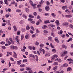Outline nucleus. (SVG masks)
Wrapping results in <instances>:
<instances>
[{
    "label": "nucleus",
    "instance_id": "obj_48",
    "mask_svg": "<svg viewBox=\"0 0 73 73\" xmlns=\"http://www.w3.org/2000/svg\"><path fill=\"white\" fill-rule=\"evenodd\" d=\"M14 46H10V49H13V50Z\"/></svg>",
    "mask_w": 73,
    "mask_h": 73
},
{
    "label": "nucleus",
    "instance_id": "obj_35",
    "mask_svg": "<svg viewBox=\"0 0 73 73\" xmlns=\"http://www.w3.org/2000/svg\"><path fill=\"white\" fill-rule=\"evenodd\" d=\"M41 7V5L38 4L37 5V7L38 8H40Z\"/></svg>",
    "mask_w": 73,
    "mask_h": 73
},
{
    "label": "nucleus",
    "instance_id": "obj_61",
    "mask_svg": "<svg viewBox=\"0 0 73 73\" xmlns=\"http://www.w3.org/2000/svg\"><path fill=\"white\" fill-rule=\"evenodd\" d=\"M20 70V71H24V68H21Z\"/></svg>",
    "mask_w": 73,
    "mask_h": 73
},
{
    "label": "nucleus",
    "instance_id": "obj_39",
    "mask_svg": "<svg viewBox=\"0 0 73 73\" xmlns=\"http://www.w3.org/2000/svg\"><path fill=\"white\" fill-rule=\"evenodd\" d=\"M22 31L23 32H25V29L24 28H22Z\"/></svg>",
    "mask_w": 73,
    "mask_h": 73
},
{
    "label": "nucleus",
    "instance_id": "obj_19",
    "mask_svg": "<svg viewBox=\"0 0 73 73\" xmlns=\"http://www.w3.org/2000/svg\"><path fill=\"white\" fill-rule=\"evenodd\" d=\"M19 23L21 24V25H23V24H24V21L23 20H21V21H20L19 22Z\"/></svg>",
    "mask_w": 73,
    "mask_h": 73
},
{
    "label": "nucleus",
    "instance_id": "obj_44",
    "mask_svg": "<svg viewBox=\"0 0 73 73\" xmlns=\"http://www.w3.org/2000/svg\"><path fill=\"white\" fill-rule=\"evenodd\" d=\"M51 66H49V68H48L47 69V70L48 71H49V70H50V69H51Z\"/></svg>",
    "mask_w": 73,
    "mask_h": 73
},
{
    "label": "nucleus",
    "instance_id": "obj_59",
    "mask_svg": "<svg viewBox=\"0 0 73 73\" xmlns=\"http://www.w3.org/2000/svg\"><path fill=\"white\" fill-rule=\"evenodd\" d=\"M32 38H35L36 37V35L35 34H33L32 35Z\"/></svg>",
    "mask_w": 73,
    "mask_h": 73
},
{
    "label": "nucleus",
    "instance_id": "obj_64",
    "mask_svg": "<svg viewBox=\"0 0 73 73\" xmlns=\"http://www.w3.org/2000/svg\"><path fill=\"white\" fill-rule=\"evenodd\" d=\"M7 11L9 12H11V9L9 8L7 9Z\"/></svg>",
    "mask_w": 73,
    "mask_h": 73
},
{
    "label": "nucleus",
    "instance_id": "obj_54",
    "mask_svg": "<svg viewBox=\"0 0 73 73\" xmlns=\"http://www.w3.org/2000/svg\"><path fill=\"white\" fill-rule=\"evenodd\" d=\"M26 29H27V30H29V29H30V27H29V26H27L26 27Z\"/></svg>",
    "mask_w": 73,
    "mask_h": 73
},
{
    "label": "nucleus",
    "instance_id": "obj_10",
    "mask_svg": "<svg viewBox=\"0 0 73 73\" xmlns=\"http://www.w3.org/2000/svg\"><path fill=\"white\" fill-rule=\"evenodd\" d=\"M23 49H21V51H23V52H25V49H26V47L25 46H24L23 47Z\"/></svg>",
    "mask_w": 73,
    "mask_h": 73
},
{
    "label": "nucleus",
    "instance_id": "obj_23",
    "mask_svg": "<svg viewBox=\"0 0 73 73\" xmlns=\"http://www.w3.org/2000/svg\"><path fill=\"white\" fill-rule=\"evenodd\" d=\"M48 40L50 41H52V38L51 36H49L48 37Z\"/></svg>",
    "mask_w": 73,
    "mask_h": 73
},
{
    "label": "nucleus",
    "instance_id": "obj_38",
    "mask_svg": "<svg viewBox=\"0 0 73 73\" xmlns=\"http://www.w3.org/2000/svg\"><path fill=\"white\" fill-rule=\"evenodd\" d=\"M51 15L53 17H55L56 16V14L54 13H52L51 14Z\"/></svg>",
    "mask_w": 73,
    "mask_h": 73
},
{
    "label": "nucleus",
    "instance_id": "obj_25",
    "mask_svg": "<svg viewBox=\"0 0 73 73\" xmlns=\"http://www.w3.org/2000/svg\"><path fill=\"white\" fill-rule=\"evenodd\" d=\"M23 17L24 18V19H27V17L26 16V15L25 14H23Z\"/></svg>",
    "mask_w": 73,
    "mask_h": 73
},
{
    "label": "nucleus",
    "instance_id": "obj_6",
    "mask_svg": "<svg viewBox=\"0 0 73 73\" xmlns=\"http://www.w3.org/2000/svg\"><path fill=\"white\" fill-rule=\"evenodd\" d=\"M55 23H56L57 26H58L60 25V23H59V21L58 20H56L55 22Z\"/></svg>",
    "mask_w": 73,
    "mask_h": 73
},
{
    "label": "nucleus",
    "instance_id": "obj_46",
    "mask_svg": "<svg viewBox=\"0 0 73 73\" xmlns=\"http://www.w3.org/2000/svg\"><path fill=\"white\" fill-rule=\"evenodd\" d=\"M42 49H42V48H40V49H39L40 53L42 52Z\"/></svg>",
    "mask_w": 73,
    "mask_h": 73
},
{
    "label": "nucleus",
    "instance_id": "obj_36",
    "mask_svg": "<svg viewBox=\"0 0 73 73\" xmlns=\"http://www.w3.org/2000/svg\"><path fill=\"white\" fill-rule=\"evenodd\" d=\"M51 35L52 36H53V37H55V35L54 34V33L53 32H52L51 33Z\"/></svg>",
    "mask_w": 73,
    "mask_h": 73
},
{
    "label": "nucleus",
    "instance_id": "obj_40",
    "mask_svg": "<svg viewBox=\"0 0 73 73\" xmlns=\"http://www.w3.org/2000/svg\"><path fill=\"white\" fill-rule=\"evenodd\" d=\"M36 4H34L33 5V6H33L34 8L35 9L37 8V7H36Z\"/></svg>",
    "mask_w": 73,
    "mask_h": 73
},
{
    "label": "nucleus",
    "instance_id": "obj_7",
    "mask_svg": "<svg viewBox=\"0 0 73 73\" xmlns=\"http://www.w3.org/2000/svg\"><path fill=\"white\" fill-rule=\"evenodd\" d=\"M66 17H67V18H71L72 17V15H67L65 16Z\"/></svg>",
    "mask_w": 73,
    "mask_h": 73
},
{
    "label": "nucleus",
    "instance_id": "obj_43",
    "mask_svg": "<svg viewBox=\"0 0 73 73\" xmlns=\"http://www.w3.org/2000/svg\"><path fill=\"white\" fill-rule=\"evenodd\" d=\"M61 36L63 38H65V34H62L61 35Z\"/></svg>",
    "mask_w": 73,
    "mask_h": 73
},
{
    "label": "nucleus",
    "instance_id": "obj_29",
    "mask_svg": "<svg viewBox=\"0 0 73 73\" xmlns=\"http://www.w3.org/2000/svg\"><path fill=\"white\" fill-rule=\"evenodd\" d=\"M52 51L53 53H56V50L55 49H53L52 50Z\"/></svg>",
    "mask_w": 73,
    "mask_h": 73
},
{
    "label": "nucleus",
    "instance_id": "obj_63",
    "mask_svg": "<svg viewBox=\"0 0 73 73\" xmlns=\"http://www.w3.org/2000/svg\"><path fill=\"white\" fill-rule=\"evenodd\" d=\"M30 33H31L32 34H33V33H34V32H33V31L32 30H30Z\"/></svg>",
    "mask_w": 73,
    "mask_h": 73
},
{
    "label": "nucleus",
    "instance_id": "obj_11",
    "mask_svg": "<svg viewBox=\"0 0 73 73\" xmlns=\"http://www.w3.org/2000/svg\"><path fill=\"white\" fill-rule=\"evenodd\" d=\"M4 1L5 3V4H6L7 5H8V0H4Z\"/></svg>",
    "mask_w": 73,
    "mask_h": 73
},
{
    "label": "nucleus",
    "instance_id": "obj_49",
    "mask_svg": "<svg viewBox=\"0 0 73 73\" xmlns=\"http://www.w3.org/2000/svg\"><path fill=\"white\" fill-rule=\"evenodd\" d=\"M29 17L31 18H34V16L30 15H29Z\"/></svg>",
    "mask_w": 73,
    "mask_h": 73
},
{
    "label": "nucleus",
    "instance_id": "obj_55",
    "mask_svg": "<svg viewBox=\"0 0 73 73\" xmlns=\"http://www.w3.org/2000/svg\"><path fill=\"white\" fill-rule=\"evenodd\" d=\"M68 22H70V23H73V21H72V20L70 19L68 20Z\"/></svg>",
    "mask_w": 73,
    "mask_h": 73
},
{
    "label": "nucleus",
    "instance_id": "obj_33",
    "mask_svg": "<svg viewBox=\"0 0 73 73\" xmlns=\"http://www.w3.org/2000/svg\"><path fill=\"white\" fill-rule=\"evenodd\" d=\"M16 40L17 41V42H18L17 44L19 45H20V43H19L20 40L19 39H17Z\"/></svg>",
    "mask_w": 73,
    "mask_h": 73
},
{
    "label": "nucleus",
    "instance_id": "obj_45",
    "mask_svg": "<svg viewBox=\"0 0 73 73\" xmlns=\"http://www.w3.org/2000/svg\"><path fill=\"white\" fill-rule=\"evenodd\" d=\"M35 45H37V46H38L39 45V42L38 41H36L35 42Z\"/></svg>",
    "mask_w": 73,
    "mask_h": 73
},
{
    "label": "nucleus",
    "instance_id": "obj_5",
    "mask_svg": "<svg viewBox=\"0 0 73 73\" xmlns=\"http://www.w3.org/2000/svg\"><path fill=\"white\" fill-rule=\"evenodd\" d=\"M50 9L49 7L48 6H46L45 7V9L46 11H49Z\"/></svg>",
    "mask_w": 73,
    "mask_h": 73
},
{
    "label": "nucleus",
    "instance_id": "obj_13",
    "mask_svg": "<svg viewBox=\"0 0 73 73\" xmlns=\"http://www.w3.org/2000/svg\"><path fill=\"white\" fill-rule=\"evenodd\" d=\"M46 28H47V26L46 25H43L42 27L43 29H46Z\"/></svg>",
    "mask_w": 73,
    "mask_h": 73
},
{
    "label": "nucleus",
    "instance_id": "obj_24",
    "mask_svg": "<svg viewBox=\"0 0 73 73\" xmlns=\"http://www.w3.org/2000/svg\"><path fill=\"white\" fill-rule=\"evenodd\" d=\"M55 41H56V42H58V43L59 42V41H58V40L57 39V38L56 37L55 38Z\"/></svg>",
    "mask_w": 73,
    "mask_h": 73
},
{
    "label": "nucleus",
    "instance_id": "obj_26",
    "mask_svg": "<svg viewBox=\"0 0 73 73\" xmlns=\"http://www.w3.org/2000/svg\"><path fill=\"white\" fill-rule=\"evenodd\" d=\"M29 35L28 34H27L25 36V38L26 39H28L29 38Z\"/></svg>",
    "mask_w": 73,
    "mask_h": 73
},
{
    "label": "nucleus",
    "instance_id": "obj_17",
    "mask_svg": "<svg viewBox=\"0 0 73 73\" xmlns=\"http://www.w3.org/2000/svg\"><path fill=\"white\" fill-rule=\"evenodd\" d=\"M21 60H20L19 61H17V64L18 65H20L21 64Z\"/></svg>",
    "mask_w": 73,
    "mask_h": 73
},
{
    "label": "nucleus",
    "instance_id": "obj_51",
    "mask_svg": "<svg viewBox=\"0 0 73 73\" xmlns=\"http://www.w3.org/2000/svg\"><path fill=\"white\" fill-rule=\"evenodd\" d=\"M40 46L41 48H42V47H43V46H44V45L43 44H40Z\"/></svg>",
    "mask_w": 73,
    "mask_h": 73
},
{
    "label": "nucleus",
    "instance_id": "obj_27",
    "mask_svg": "<svg viewBox=\"0 0 73 73\" xmlns=\"http://www.w3.org/2000/svg\"><path fill=\"white\" fill-rule=\"evenodd\" d=\"M21 31H18L17 32V35H20Z\"/></svg>",
    "mask_w": 73,
    "mask_h": 73
},
{
    "label": "nucleus",
    "instance_id": "obj_14",
    "mask_svg": "<svg viewBox=\"0 0 73 73\" xmlns=\"http://www.w3.org/2000/svg\"><path fill=\"white\" fill-rule=\"evenodd\" d=\"M68 66V64L67 63L64 64L63 65V66L64 68H66V67H67Z\"/></svg>",
    "mask_w": 73,
    "mask_h": 73
},
{
    "label": "nucleus",
    "instance_id": "obj_42",
    "mask_svg": "<svg viewBox=\"0 0 73 73\" xmlns=\"http://www.w3.org/2000/svg\"><path fill=\"white\" fill-rule=\"evenodd\" d=\"M63 52L64 54L65 55V54H67V53H68V52L67 51L64 50V52Z\"/></svg>",
    "mask_w": 73,
    "mask_h": 73
},
{
    "label": "nucleus",
    "instance_id": "obj_47",
    "mask_svg": "<svg viewBox=\"0 0 73 73\" xmlns=\"http://www.w3.org/2000/svg\"><path fill=\"white\" fill-rule=\"evenodd\" d=\"M44 1L43 0H42L40 2V4H42L43 3H44Z\"/></svg>",
    "mask_w": 73,
    "mask_h": 73
},
{
    "label": "nucleus",
    "instance_id": "obj_22",
    "mask_svg": "<svg viewBox=\"0 0 73 73\" xmlns=\"http://www.w3.org/2000/svg\"><path fill=\"white\" fill-rule=\"evenodd\" d=\"M24 35L22 34L21 35V40H22L23 38H24Z\"/></svg>",
    "mask_w": 73,
    "mask_h": 73
},
{
    "label": "nucleus",
    "instance_id": "obj_12",
    "mask_svg": "<svg viewBox=\"0 0 73 73\" xmlns=\"http://www.w3.org/2000/svg\"><path fill=\"white\" fill-rule=\"evenodd\" d=\"M26 69L27 70H29V71H30V70H32V68L30 67H26Z\"/></svg>",
    "mask_w": 73,
    "mask_h": 73
},
{
    "label": "nucleus",
    "instance_id": "obj_53",
    "mask_svg": "<svg viewBox=\"0 0 73 73\" xmlns=\"http://www.w3.org/2000/svg\"><path fill=\"white\" fill-rule=\"evenodd\" d=\"M53 57L55 58H57L58 57V55L57 54H54L53 55Z\"/></svg>",
    "mask_w": 73,
    "mask_h": 73
},
{
    "label": "nucleus",
    "instance_id": "obj_56",
    "mask_svg": "<svg viewBox=\"0 0 73 73\" xmlns=\"http://www.w3.org/2000/svg\"><path fill=\"white\" fill-rule=\"evenodd\" d=\"M1 48H2V49H6V47L4 46H1Z\"/></svg>",
    "mask_w": 73,
    "mask_h": 73
},
{
    "label": "nucleus",
    "instance_id": "obj_32",
    "mask_svg": "<svg viewBox=\"0 0 73 73\" xmlns=\"http://www.w3.org/2000/svg\"><path fill=\"white\" fill-rule=\"evenodd\" d=\"M58 33L59 35H61V34H62V31L61 30L59 31L58 32Z\"/></svg>",
    "mask_w": 73,
    "mask_h": 73
},
{
    "label": "nucleus",
    "instance_id": "obj_4",
    "mask_svg": "<svg viewBox=\"0 0 73 73\" xmlns=\"http://www.w3.org/2000/svg\"><path fill=\"white\" fill-rule=\"evenodd\" d=\"M13 52L14 53V54L13 55V57H14L15 58H17V54L15 52V51H13Z\"/></svg>",
    "mask_w": 73,
    "mask_h": 73
},
{
    "label": "nucleus",
    "instance_id": "obj_57",
    "mask_svg": "<svg viewBox=\"0 0 73 73\" xmlns=\"http://www.w3.org/2000/svg\"><path fill=\"white\" fill-rule=\"evenodd\" d=\"M20 67H25V64H22L21 65H20Z\"/></svg>",
    "mask_w": 73,
    "mask_h": 73
},
{
    "label": "nucleus",
    "instance_id": "obj_58",
    "mask_svg": "<svg viewBox=\"0 0 73 73\" xmlns=\"http://www.w3.org/2000/svg\"><path fill=\"white\" fill-rule=\"evenodd\" d=\"M23 62H27V59H24L23 60Z\"/></svg>",
    "mask_w": 73,
    "mask_h": 73
},
{
    "label": "nucleus",
    "instance_id": "obj_20",
    "mask_svg": "<svg viewBox=\"0 0 73 73\" xmlns=\"http://www.w3.org/2000/svg\"><path fill=\"white\" fill-rule=\"evenodd\" d=\"M25 11L27 13H29V9L28 8H26L25 9Z\"/></svg>",
    "mask_w": 73,
    "mask_h": 73
},
{
    "label": "nucleus",
    "instance_id": "obj_2",
    "mask_svg": "<svg viewBox=\"0 0 73 73\" xmlns=\"http://www.w3.org/2000/svg\"><path fill=\"white\" fill-rule=\"evenodd\" d=\"M68 25H69V23L68 22H64L62 23V25L63 26H66V27H68Z\"/></svg>",
    "mask_w": 73,
    "mask_h": 73
},
{
    "label": "nucleus",
    "instance_id": "obj_31",
    "mask_svg": "<svg viewBox=\"0 0 73 73\" xmlns=\"http://www.w3.org/2000/svg\"><path fill=\"white\" fill-rule=\"evenodd\" d=\"M62 46L63 48H65V49H66V46L64 44L62 45Z\"/></svg>",
    "mask_w": 73,
    "mask_h": 73
},
{
    "label": "nucleus",
    "instance_id": "obj_34",
    "mask_svg": "<svg viewBox=\"0 0 73 73\" xmlns=\"http://www.w3.org/2000/svg\"><path fill=\"white\" fill-rule=\"evenodd\" d=\"M6 42H8V43L9 45H11V44L12 43L11 42H10V41H8L7 40H6Z\"/></svg>",
    "mask_w": 73,
    "mask_h": 73
},
{
    "label": "nucleus",
    "instance_id": "obj_41",
    "mask_svg": "<svg viewBox=\"0 0 73 73\" xmlns=\"http://www.w3.org/2000/svg\"><path fill=\"white\" fill-rule=\"evenodd\" d=\"M17 49H18V48H17V46H14L13 50H14V49H15L16 50Z\"/></svg>",
    "mask_w": 73,
    "mask_h": 73
},
{
    "label": "nucleus",
    "instance_id": "obj_60",
    "mask_svg": "<svg viewBox=\"0 0 73 73\" xmlns=\"http://www.w3.org/2000/svg\"><path fill=\"white\" fill-rule=\"evenodd\" d=\"M5 16L6 18H8L9 17V15L8 14H6L5 15Z\"/></svg>",
    "mask_w": 73,
    "mask_h": 73
},
{
    "label": "nucleus",
    "instance_id": "obj_52",
    "mask_svg": "<svg viewBox=\"0 0 73 73\" xmlns=\"http://www.w3.org/2000/svg\"><path fill=\"white\" fill-rule=\"evenodd\" d=\"M16 12H21V10L17 9L16 10Z\"/></svg>",
    "mask_w": 73,
    "mask_h": 73
},
{
    "label": "nucleus",
    "instance_id": "obj_16",
    "mask_svg": "<svg viewBox=\"0 0 73 73\" xmlns=\"http://www.w3.org/2000/svg\"><path fill=\"white\" fill-rule=\"evenodd\" d=\"M44 22L45 24H48V23H50V22H49V20L47 21H44Z\"/></svg>",
    "mask_w": 73,
    "mask_h": 73
},
{
    "label": "nucleus",
    "instance_id": "obj_15",
    "mask_svg": "<svg viewBox=\"0 0 73 73\" xmlns=\"http://www.w3.org/2000/svg\"><path fill=\"white\" fill-rule=\"evenodd\" d=\"M69 28H71L72 29H73V25L70 24L69 25Z\"/></svg>",
    "mask_w": 73,
    "mask_h": 73
},
{
    "label": "nucleus",
    "instance_id": "obj_8",
    "mask_svg": "<svg viewBox=\"0 0 73 73\" xmlns=\"http://www.w3.org/2000/svg\"><path fill=\"white\" fill-rule=\"evenodd\" d=\"M62 9L63 10H65L66 9H68V7L66 6H64L62 7Z\"/></svg>",
    "mask_w": 73,
    "mask_h": 73
},
{
    "label": "nucleus",
    "instance_id": "obj_30",
    "mask_svg": "<svg viewBox=\"0 0 73 73\" xmlns=\"http://www.w3.org/2000/svg\"><path fill=\"white\" fill-rule=\"evenodd\" d=\"M29 3L32 6H33V2H32V1L31 0L29 1Z\"/></svg>",
    "mask_w": 73,
    "mask_h": 73
},
{
    "label": "nucleus",
    "instance_id": "obj_62",
    "mask_svg": "<svg viewBox=\"0 0 73 73\" xmlns=\"http://www.w3.org/2000/svg\"><path fill=\"white\" fill-rule=\"evenodd\" d=\"M0 44H1L2 45H3V44H5V42H4L3 41H2L1 42Z\"/></svg>",
    "mask_w": 73,
    "mask_h": 73
},
{
    "label": "nucleus",
    "instance_id": "obj_37",
    "mask_svg": "<svg viewBox=\"0 0 73 73\" xmlns=\"http://www.w3.org/2000/svg\"><path fill=\"white\" fill-rule=\"evenodd\" d=\"M72 70V69H71V68L70 67H68L67 69V71H70V70Z\"/></svg>",
    "mask_w": 73,
    "mask_h": 73
},
{
    "label": "nucleus",
    "instance_id": "obj_9",
    "mask_svg": "<svg viewBox=\"0 0 73 73\" xmlns=\"http://www.w3.org/2000/svg\"><path fill=\"white\" fill-rule=\"evenodd\" d=\"M67 60H68V61H71L70 62V63H72V62H73V60L72 59H71V58L68 59H67Z\"/></svg>",
    "mask_w": 73,
    "mask_h": 73
},
{
    "label": "nucleus",
    "instance_id": "obj_1",
    "mask_svg": "<svg viewBox=\"0 0 73 73\" xmlns=\"http://www.w3.org/2000/svg\"><path fill=\"white\" fill-rule=\"evenodd\" d=\"M48 27H49V29L52 30V31L53 32V30L54 29L53 27H55V25L53 24H50L48 25Z\"/></svg>",
    "mask_w": 73,
    "mask_h": 73
},
{
    "label": "nucleus",
    "instance_id": "obj_3",
    "mask_svg": "<svg viewBox=\"0 0 73 73\" xmlns=\"http://www.w3.org/2000/svg\"><path fill=\"white\" fill-rule=\"evenodd\" d=\"M6 23L7 24H8L10 26H11L12 25L11 24V21L9 20H7L6 22Z\"/></svg>",
    "mask_w": 73,
    "mask_h": 73
},
{
    "label": "nucleus",
    "instance_id": "obj_50",
    "mask_svg": "<svg viewBox=\"0 0 73 73\" xmlns=\"http://www.w3.org/2000/svg\"><path fill=\"white\" fill-rule=\"evenodd\" d=\"M44 15L45 16H49V13H44Z\"/></svg>",
    "mask_w": 73,
    "mask_h": 73
},
{
    "label": "nucleus",
    "instance_id": "obj_18",
    "mask_svg": "<svg viewBox=\"0 0 73 73\" xmlns=\"http://www.w3.org/2000/svg\"><path fill=\"white\" fill-rule=\"evenodd\" d=\"M29 56V57H33V58H35V55L33 54H30Z\"/></svg>",
    "mask_w": 73,
    "mask_h": 73
},
{
    "label": "nucleus",
    "instance_id": "obj_21",
    "mask_svg": "<svg viewBox=\"0 0 73 73\" xmlns=\"http://www.w3.org/2000/svg\"><path fill=\"white\" fill-rule=\"evenodd\" d=\"M65 54H64V52H62L60 54V56L61 57H64V56H65Z\"/></svg>",
    "mask_w": 73,
    "mask_h": 73
},
{
    "label": "nucleus",
    "instance_id": "obj_28",
    "mask_svg": "<svg viewBox=\"0 0 73 73\" xmlns=\"http://www.w3.org/2000/svg\"><path fill=\"white\" fill-rule=\"evenodd\" d=\"M58 64V62H55L54 63L53 65L55 66V65H57Z\"/></svg>",
    "mask_w": 73,
    "mask_h": 73
}]
</instances>
